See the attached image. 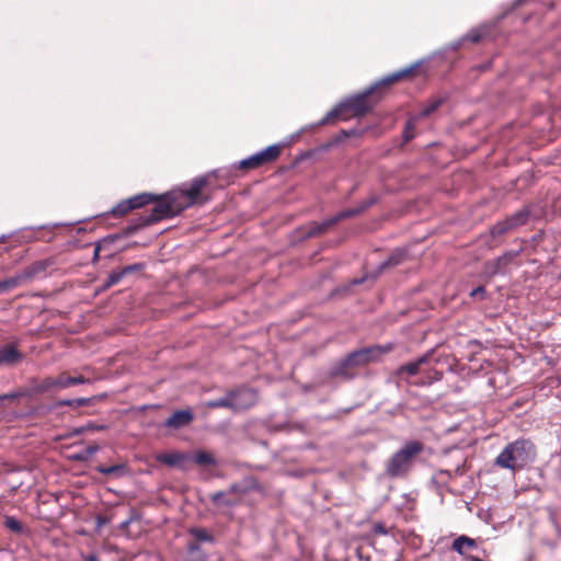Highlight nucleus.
<instances>
[{
    "label": "nucleus",
    "instance_id": "obj_14",
    "mask_svg": "<svg viewBox=\"0 0 561 561\" xmlns=\"http://www.w3.org/2000/svg\"><path fill=\"white\" fill-rule=\"evenodd\" d=\"M193 419L194 415L190 410H178L164 422V426L180 428L190 424Z\"/></svg>",
    "mask_w": 561,
    "mask_h": 561
},
{
    "label": "nucleus",
    "instance_id": "obj_12",
    "mask_svg": "<svg viewBox=\"0 0 561 561\" xmlns=\"http://www.w3.org/2000/svg\"><path fill=\"white\" fill-rule=\"evenodd\" d=\"M164 196L168 199L174 216L180 215L183 210L191 207L190 202H187L186 196L183 193V188L168 192Z\"/></svg>",
    "mask_w": 561,
    "mask_h": 561
},
{
    "label": "nucleus",
    "instance_id": "obj_15",
    "mask_svg": "<svg viewBox=\"0 0 561 561\" xmlns=\"http://www.w3.org/2000/svg\"><path fill=\"white\" fill-rule=\"evenodd\" d=\"M515 254L505 253L493 261H489L485 263V272L489 275H495L499 273H503L506 266L514 260Z\"/></svg>",
    "mask_w": 561,
    "mask_h": 561
},
{
    "label": "nucleus",
    "instance_id": "obj_52",
    "mask_svg": "<svg viewBox=\"0 0 561 561\" xmlns=\"http://www.w3.org/2000/svg\"><path fill=\"white\" fill-rule=\"evenodd\" d=\"M455 472H456L457 474H462V473H463V468H462V467H457V468H456V470H455Z\"/></svg>",
    "mask_w": 561,
    "mask_h": 561
},
{
    "label": "nucleus",
    "instance_id": "obj_51",
    "mask_svg": "<svg viewBox=\"0 0 561 561\" xmlns=\"http://www.w3.org/2000/svg\"><path fill=\"white\" fill-rule=\"evenodd\" d=\"M434 374H435L434 377H433L434 380H440L442 379V373L435 371Z\"/></svg>",
    "mask_w": 561,
    "mask_h": 561
},
{
    "label": "nucleus",
    "instance_id": "obj_16",
    "mask_svg": "<svg viewBox=\"0 0 561 561\" xmlns=\"http://www.w3.org/2000/svg\"><path fill=\"white\" fill-rule=\"evenodd\" d=\"M407 253L402 249H396L389 257L378 265L377 272L374 276L381 274L386 268L393 267L401 264L405 260Z\"/></svg>",
    "mask_w": 561,
    "mask_h": 561
},
{
    "label": "nucleus",
    "instance_id": "obj_31",
    "mask_svg": "<svg viewBox=\"0 0 561 561\" xmlns=\"http://www.w3.org/2000/svg\"><path fill=\"white\" fill-rule=\"evenodd\" d=\"M133 204L129 198L121 201L116 206H114L111 210V214L114 217H121L133 210Z\"/></svg>",
    "mask_w": 561,
    "mask_h": 561
},
{
    "label": "nucleus",
    "instance_id": "obj_13",
    "mask_svg": "<svg viewBox=\"0 0 561 561\" xmlns=\"http://www.w3.org/2000/svg\"><path fill=\"white\" fill-rule=\"evenodd\" d=\"M22 358L23 354L14 343H8L0 347V366H12Z\"/></svg>",
    "mask_w": 561,
    "mask_h": 561
},
{
    "label": "nucleus",
    "instance_id": "obj_42",
    "mask_svg": "<svg viewBox=\"0 0 561 561\" xmlns=\"http://www.w3.org/2000/svg\"><path fill=\"white\" fill-rule=\"evenodd\" d=\"M360 134H362V131H359L358 129H355V128H352V129H348V130L343 129L341 131V135L344 138L353 137V136H359Z\"/></svg>",
    "mask_w": 561,
    "mask_h": 561
},
{
    "label": "nucleus",
    "instance_id": "obj_26",
    "mask_svg": "<svg viewBox=\"0 0 561 561\" xmlns=\"http://www.w3.org/2000/svg\"><path fill=\"white\" fill-rule=\"evenodd\" d=\"M192 459L196 465L199 466H215L217 463L216 459L211 454L203 450L195 453Z\"/></svg>",
    "mask_w": 561,
    "mask_h": 561
},
{
    "label": "nucleus",
    "instance_id": "obj_8",
    "mask_svg": "<svg viewBox=\"0 0 561 561\" xmlns=\"http://www.w3.org/2000/svg\"><path fill=\"white\" fill-rule=\"evenodd\" d=\"M231 410L241 411L253 407L257 400L256 392L251 388H238L229 392Z\"/></svg>",
    "mask_w": 561,
    "mask_h": 561
},
{
    "label": "nucleus",
    "instance_id": "obj_20",
    "mask_svg": "<svg viewBox=\"0 0 561 561\" xmlns=\"http://www.w3.org/2000/svg\"><path fill=\"white\" fill-rule=\"evenodd\" d=\"M27 283L25 277L23 276L22 272L18 273L16 275L9 277L4 280H0V291L5 293L12 288H16L22 284Z\"/></svg>",
    "mask_w": 561,
    "mask_h": 561
},
{
    "label": "nucleus",
    "instance_id": "obj_11",
    "mask_svg": "<svg viewBox=\"0 0 561 561\" xmlns=\"http://www.w3.org/2000/svg\"><path fill=\"white\" fill-rule=\"evenodd\" d=\"M430 358H431V353H427V354L419 357L416 360L409 362L404 365H401L396 370V375L399 378H403L405 375L415 376L423 371V366L428 363Z\"/></svg>",
    "mask_w": 561,
    "mask_h": 561
},
{
    "label": "nucleus",
    "instance_id": "obj_35",
    "mask_svg": "<svg viewBox=\"0 0 561 561\" xmlns=\"http://www.w3.org/2000/svg\"><path fill=\"white\" fill-rule=\"evenodd\" d=\"M512 226L511 224L508 222L507 218L502 220V221H499L496 222L494 226H492L491 228V234L493 237H500L504 233H506L507 231L512 230Z\"/></svg>",
    "mask_w": 561,
    "mask_h": 561
},
{
    "label": "nucleus",
    "instance_id": "obj_47",
    "mask_svg": "<svg viewBox=\"0 0 561 561\" xmlns=\"http://www.w3.org/2000/svg\"><path fill=\"white\" fill-rule=\"evenodd\" d=\"M377 202V198L376 197H370L368 199L365 201V203L367 204L368 208L370 206H373L375 203Z\"/></svg>",
    "mask_w": 561,
    "mask_h": 561
},
{
    "label": "nucleus",
    "instance_id": "obj_6",
    "mask_svg": "<svg viewBox=\"0 0 561 561\" xmlns=\"http://www.w3.org/2000/svg\"><path fill=\"white\" fill-rule=\"evenodd\" d=\"M174 217V214L171 209V206L168 203V199L165 198L164 194L160 196L159 198L156 197V203L153 207L151 208L150 213L147 215H141L136 224H133L127 227V233L133 234L137 230L150 226L154 222H158L165 218H172Z\"/></svg>",
    "mask_w": 561,
    "mask_h": 561
},
{
    "label": "nucleus",
    "instance_id": "obj_7",
    "mask_svg": "<svg viewBox=\"0 0 561 561\" xmlns=\"http://www.w3.org/2000/svg\"><path fill=\"white\" fill-rule=\"evenodd\" d=\"M495 25L484 23L477 27L471 28L459 41L451 45L454 50L466 47L467 45H477L484 41H492L494 38Z\"/></svg>",
    "mask_w": 561,
    "mask_h": 561
},
{
    "label": "nucleus",
    "instance_id": "obj_24",
    "mask_svg": "<svg viewBox=\"0 0 561 561\" xmlns=\"http://www.w3.org/2000/svg\"><path fill=\"white\" fill-rule=\"evenodd\" d=\"M130 203L133 204L134 209L141 208L145 205H148L156 201V195L150 193H141L137 194L133 197H129Z\"/></svg>",
    "mask_w": 561,
    "mask_h": 561
},
{
    "label": "nucleus",
    "instance_id": "obj_32",
    "mask_svg": "<svg viewBox=\"0 0 561 561\" xmlns=\"http://www.w3.org/2000/svg\"><path fill=\"white\" fill-rule=\"evenodd\" d=\"M442 104H443V99H433L423 107V110L419 114H416V116H420V119L424 118V117H428Z\"/></svg>",
    "mask_w": 561,
    "mask_h": 561
},
{
    "label": "nucleus",
    "instance_id": "obj_44",
    "mask_svg": "<svg viewBox=\"0 0 561 561\" xmlns=\"http://www.w3.org/2000/svg\"><path fill=\"white\" fill-rule=\"evenodd\" d=\"M484 294H485L484 287L483 286H479V287H477V288L471 290L470 296L471 297H478V296L483 297Z\"/></svg>",
    "mask_w": 561,
    "mask_h": 561
},
{
    "label": "nucleus",
    "instance_id": "obj_40",
    "mask_svg": "<svg viewBox=\"0 0 561 561\" xmlns=\"http://www.w3.org/2000/svg\"><path fill=\"white\" fill-rule=\"evenodd\" d=\"M98 471L103 474L121 473V472L125 471V466H123V465H114V466H110V467L101 466L98 468Z\"/></svg>",
    "mask_w": 561,
    "mask_h": 561
},
{
    "label": "nucleus",
    "instance_id": "obj_30",
    "mask_svg": "<svg viewBox=\"0 0 561 561\" xmlns=\"http://www.w3.org/2000/svg\"><path fill=\"white\" fill-rule=\"evenodd\" d=\"M262 164H264V161L261 156V152H256V153L252 154L251 157L240 161L239 167L242 169H253V168H257Z\"/></svg>",
    "mask_w": 561,
    "mask_h": 561
},
{
    "label": "nucleus",
    "instance_id": "obj_10",
    "mask_svg": "<svg viewBox=\"0 0 561 561\" xmlns=\"http://www.w3.org/2000/svg\"><path fill=\"white\" fill-rule=\"evenodd\" d=\"M453 549L471 561H481L478 557L471 554L473 550L478 549V543L470 537L462 535L456 538L453 542Z\"/></svg>",
    "mask_w": 561,
    "mask_h": 561
},
{
    "label": "nucleus",
    "instance_id": "obj_23",
    "mask_svg": "<svg viewBox=\"0 0 561 561\" xmlns=\"http://www.w3.org/2000/svg\"><path fill=\"white\" fill-rule=\"evenodd\" d=\"M36 396V392L32 391V380L30 381V386L18 391H12L5 394L0 396V402L4 400H15L22 397H33Z\"/></svg>",
    "mask_w": 561,
    "mask_h": 561
},
{
    "label": "nucleus",
    "instance_id": "obj_33",
    "mask_svg": "<svg viewBox=\"0 0 561 561\" xmlns=\"http://www.w3.org/2000/svg\"><path fill=\"white\" fill-rule=\"evenodd\" d=\"M99 450L98 445H90L85 449L71 456L72 460L77 461H87L91 456H93Z\"/></svg>",
    "mask_w": 561,
    "mask_h": 561
},
{
    "label": "nucleus",
    "instance_id": "obj_19",
    "mask_svg": "<svg viewBox=\"0 0 561 561\" xmlns=\"http://www.w3.org/2000/svg\"><path fill=\"white\" fill-rule=\"evenodd\" d=\"M211 502L218 507H233L238 504V501L230 497L227 492H216L210 496Z\"/></svg>",
    "mask_w": 561,
    "mask_h": 561
},
{
    "label": "nucleus",
    "instance_id": "obj_28",
    "mask_svg": "<svg viewBox=\"0 0 561 561\" xmlns=\"http://www.w3.org/2000/svg\"><path fill=\"white\" fill-rule=\"evenodd\" d=\"M92 399L90 398H77V399H65V400H59L55 403V407L56 408H60V407H72V408H78V407H83V405H89L91 403Z\"/></svg>",
    "mask_w": 561,
    "mask_h": 561
},
{
    "label": "nucleus",
    "instance_id": "obj_43",
    "mask_svg": "<svg viewBox=\"0 0 561 561\" xmlns=\"http://www.w3.org/2000/svg\"><path fill=\"white\" fill-rule=\"evenodd\" d=\"M425 64V59L419 60L414 64H411L410 66L405 67L403 70H419L423 65Z\"/></svg>",
    "mask_w": 561,
    "mask_h": 561
},
{
    "label": "nucleus",
    "instance_id": "obj_22",
    "mask_svg": "<svg viewBox=\"0 0 561 561\" xmlns=\"http://www.w3.org/2000/svg\"><path fill=\"white\" fill-rule=\"evenodd\" d=\"M47 267V264L43 261H37L31 266L24 268L22 272L23 276L25 277L26 282L31 280L33 277L38 275L39 273L45 272Z\"/></svg>",
    "mask_w": 561,
    "mask_h": 561
},
{
    "label": "nucleus",
    "instance_id": "obj_36",
    "mask_svg": "<svg viewBox=\"0 0 561 561\" xmlns=\"http://www.w3.org/2000/svg\"><path fill=\"white\" fill-rule=\"evenodd\" d=\"M123 278H124V276H123L121 270L113 271L112 273H110V275L107 276L105 283L103 284V289H107V288L112 287L113 285H116Z\"/></svg>",
    "mask_w": 561,
    "mask_h": 561
},
{
    "label": "nucleus",
    "instance_id": "obj_9",
    "mask_svg": "<svg viewBox=\"0 0 561 561\" xmlns=\"http://www.w3.org/2000/svg\"><path fill=\"white\" fill-rule=\"evenodd\" d=\"M207 185V178L201 176L194 179L188 187L183 188V193L186 196L187 202H190V205L193 206L194 204H204L206 202V198L203 197L202 191Z\"/></svg>",
    "mask_w": 561,
    "mask_h": 561
},
{
    "label": "nucleus",
    "instance_id": "obj_41",
    "mask_svg": "<svg viewBox=\"0 0 561 561\" xmlns=\"http://www.w3.org/2000/svg\"><path fill=\"white\" fill-rule=\"evenodd\" d=\"M4 525L13 533H20L22 530L21 523L12 516L5 518Z\"/></svg>",
    "mask_w": 561,
    "mask_h": 561
},
{
    "label": "nucleus",
    "instance_id": "obj_49",
    "mask_svg": "<svg viewBox=\"0 0 561 561\" xmlns=\"http://www.w3.org/2000/svg\"><path fill=\"white\" fill-rule=\"evenodd\" d=\"M100 250H101V248H100V245L98 244V245L95 247V249H94V257H93L94 260H98L99 254H100Z\"/></svg>",
    "mask_w": 561,
    "mask_h": 561
},
{
    "label": "nucleus",
    "instance_id": "obj_29",
    "mask_svg": "<svg viewBox=\"0 0 561 561\" xmlns=\"http://www.w3.org/2000/svg\"><path fill=\"white\" fill-rule=\"evenodd\" d=\"M261 152V156L263 158L264 163L272 162L278 158L280 154V146L279 145H272L267 148L263 149Z\"/></svg>",
    "mask_w": 561,
    "mask_h": 561
},
{
    "label": "nucleus",
    "instance_id": "obj_54",
    "mask_svg": "<svg viewBox=\"0 0 561 561\" xmlns=\"http://www.w3.org/2000/svg\"><path fill=\"white\" fill-rule=\"evenodd\" d=\"M4 239H5V237H4V236L0 237V243H1V242H3V241H4Z\"/></svg>",
    "mask_w": 561,
    "mask_h": 561
},
{
    "label": "nucleus",
    "instance_id": "obj_27",
    "mask_svg": "<svg viewBox=\"0 0 561 561\" xmlns=\"http://www.w3.org/2000/svg\"><path fill=\"white\" fill-rule=\"evenodd\" d=\"M188 533L197 540V541H201V542H210V543H214L215 542V538L211 534L208 533L207 529L205 528H202V527H193L188 530Z\"/></svg>",
    "mask_w": 561,
    "mask_h": 561
},
{
    "label": "nucleus",
    "instance_id": "obj_1",
    "mask_svg": "<svg viewBox=\"0 0 561 561\" xmlns=\"http://www.w3.org/2000/svg\"><path fill=\"white\" fill-rule=\"evenodd\" d=\"M413 72H393L380 81H377L364 91L351 95L335 105L327 115L319 122L312 124L310 128L324 126L332 123L335 118L342 121H348L352 117H362L369 113L374 106L378 103L379 98H375V92L382 85H389L405 77H409Z\"/></svg>",
    "mask_w": 561,
    "mask_h": 561
},
{
    "label": "nucleus",
    "instance_id": "obj_48",
    "mask_svg": "<svg viewBox=\"0 0 561 561\" xmlns=\"http://www.w3.org/2000/svg\"><path fill=\"white\" fill-rule=\"evenodd\" d=\"M85 561H100L99 558L95 554H89L85 558Z\"/></svg>",
    "mask_w": 561,
    "mask_h": 561
},
{
    "label": "nucleus",
    "instance_id": "obj_37",
    "mask_svg": "<svg viewBox=\"0 0 561 561\" xmlns=\"http://www.w3.org/2000/svg\"><path fill=\"white\" fill-rule=\"evenodd\" d=\"M107 428V425H104V424H94V423H89L87 425H83V426H80L78 428H75L73 430V434L75 435H79V434H82L87 431H105Z\"/></svg>",
    "mask_w": 561,
    "mask_h": 561
},
{
    "label": "nucleus",
    "instance_id": "obj_50",
    "mask_svg": "<svg viewBox=\"0 0 561 561\" xmlns=\"http://www.w3.org/2000/svg\"><path fill=\"white\" fill-rule=\"evenodd\" d=\"M230 492L231 493H234V492H241L240 488L237 485V484H233L231 485L230 488Z\"/></svg>",
    "mask_w": 561,
    "mask_h": 561
},
{
    "label": "nucleus",
    "instance_id": "obj_4",
    "mask_svg": "<svg viewBox=\"0 0 561 561\" xmlns=\"http://www.w3.org/2000/svg\"><path fill=\"white\" fill-rule=\"evenodd\" d=\"M424 450L420 440H409L386 462L385 471L390 478H404L413 468L416 457Z\"/></svg>",
    "mask_w": 561,
    "mask_h": 561
},
{
    "label": "nucleus",
    "instance_id": "obj_45",
    "mask_svg": "<svg viewBox=\"0 0 561 561\" xmlns=\"http://www.w3.org/2000/svg\"><path fill=\"white\" fill-rule=\"evenodd\" d=\"M356 209L358 210V214H363L364 211H366L368 209V206L367 204L365 203V201L360 202L357 206H356Z\"/></svg>",
    "mask_w": 561,
    "mask_h": 561
},
{
    "label": "nucleus",
    "instance_id": "obj_34",
    "mask_svg": "<svg viewBox=\"0 0 561 561\" xmlns=\"http://www.w3.org/2000/svg\"><path fill=\"white\" fill-rule=\"evenodd\" d=\"M205 407L209 408V409H217V408L231 409V402H230L229 392L226 396H224V397H221L219 399L207 401L205 403Z\"/></svg>",
    "mask_w": 561,
    "mask_h": 561
},
{
    "label": "nucleus",
    "instance_id": "obj_21",
    "mask_svg": "<svg viewBox=\"0 0 561 561\" xmlns=\"http://www.w3.org/2000/svg\"><path fill=\"white\" fill-rule=\"evenodd\" d=\"M529 210L528 208H522L514 213L512 216L507 217L508 222L511 224L512 228L519 227L527 222L529 218Z\"/></svg>",
    "mask_w": 561,
    "mask_h": 561
},
{
    "label": "nucleus",
    "instance_id": "obj_2",
    "mask_svg": "<svg viewBox=\"0 0 561 561\" xmlns=\"http://www.w3.org/2000/svg\"><path fill=\"white\" fill-rule=\"evenodd\" d=\"M392 346L390 344L373 345L356 350L345 356L342 360L335 363L330 370L332 377H342L344 379H353L355 377L354 369L367 365L373 362L379 360V358L390 352Z\"/></svg>",
    "mask_w": 561,
    "mask_h": 561
},
{
    "label": "nucleus",
    "instance_id": "obj_38",
    "mask_svg": "<svg viewBox=\"0 0 561 561\" xmlns=\"http://www.w3.org/2000/svg\"><path fill=\"white\" fill-rule=\"evenodd\" d=\"M358 215H359L358 210L356 209V207H354V208L342 210V211L337 213L336 215H334L332 217L335 220V225H336L341 220H344V219H347V218H351V217H355V216H358Z\"/></svg>",
    "mask_w": 561,
    "mask_h": 561
},
{
    "label": "nucleus",
    "instance_id": "obj_25",
    "mask_svg": "<svg viewBox=\"0 0 561 561\" xmlns=\"http://www.w3.org/2000/svg\"><path fill=\"white\" fill-rule=\"evenodd\" d=\"M419 119H420V116L413 115V116H410L409 119L407 121V123L404 125L403 134H402L404 142L410 141L415 137L414 131H415L416 123Z\"/></svg>",
    "mask_w": 561,
    "mask_h": 561
},
{
    "label": "nucleus",
    "instance_id": "obj_55",
    "mask_svg": "<svg viewBox=\"0 0 561 561\" xmlns=\"http://www.w3.org/2000/svg\"><path fill=\"white\" fill-rule=\"evenodd\" d=\"M444 473H446L448 476L450 474L449 471H440V474H444Z\"/></svg>",
    "mask_w": 561,
    "mask_h": 561
},
{
    "label": "nucleus",
    "instance_id": "obj_5",
    "mask_svg": "<svg viewBox=\"0 0 561 561\" xmlns=\"http://www.w3.org/2000/svg\"><path fill=\"white\" fill-rule=\"evenodd\" d=\"M90 382L89 379L84 378L83 376H68L66 373L59 374L57 377H45L44 379L39 380L36 378L32 379V391L36 392V396L51 392V391H58L61 389H67L69 387L81 385V383H88Z\"/></svg>",
    "mask_w": 561,
    "mask_h": 561
},
{
    "label": "nucleus",
    "instance_id": "obj_46",
    "mask_svg": "<svg viewBox=\"0 0 561 561\" xmlns=\"http://www.w3.org/2000/svg\"><path fill=\"white\" fill-rule=\"evenodd\" d=\"M199 550H201V548H199V546L197 543H191L188 546V552H191V553L199 551Z\"/></svg>",
    "mask_w": 561,
    "mask_h": 561
},
{
    "label": "nucleus",
    "instance_id": "obj_39",
    "mask_svg": "<svg viewBox=\"0 0 561 561\" xmlns=\"http://www.w3.org/2000/svg\"><path fill=\"white\" fill-rule=\"evenodd\" d=\"M145 266H146L145 263H134V264L124 266L123 268H121V272H122L123 276L125 277L129 274L142 271L145 268Z\"/></svg>",
    "mask_w": 561,
    "mask_h": 561
},
{
    "label": "nucleus",
    "instance_id": "obj_3",
    "mask_svg": "<svg viewBox=\"0 0 561 561\" xmlns=\"http://www.w3.org/2000/svg\"><path fill=\"white\" fill-rule=\"evenodd\" d=\"M535 458L534 444L528 439H517L506 445L495 458V465L515 472L533 462Z\"/></svg>",
    "mask_w": 561,
    "mask_h": 561
},
{
    "label": "nucleus",
    "instance_id": "obj_53",
    "mask_svg": "<svg viewBox=\"0 0 561 561\" xmlns=\"http://www.w3.org/2000/svg\"><path fill=\"white\" fill-rule=\"evenodd\" d=\"M430 67H442V65L440 64H432V65H430Z\"/></svg>",
    "mask_w": 561,
    "mask_h": 561
},
{
    "label": "nucleus",
    "instance_id": "obj_17",
    "mask_svg": "<svg viewBox=\"0 0 561 561\" xmlns=\"http://www.w3.org/2000/svg\"><path fill=\"white\" fill-rule=\"evenodd\" d=\"M335 225L333 217H330L322 222L312 221L307 226L305 236L307 238H313L327 232L331 227Z\"/></svg>",
    "mask_w": 561,
    "mask_h": 561
},
{
    "label": "nucleus",
    "instance_id": "obj_18",
    "mask_svg": "<svg viewBox=\"0 0 561 561\" xmlns=\"http://www.w3.org/2000/svg\"><path fill=\"white\" fill-rule=\"evenodd\" d=\"M190 458L188 455L181 453H165L157 456V460L170 467H183V462Z\"/></svg>",
    "mask_w": 561,
    "mask_h": 561
}]
</instances>
